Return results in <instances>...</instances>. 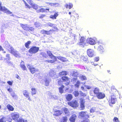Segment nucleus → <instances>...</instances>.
<instances>
[{
    "label": "nucleus",
    "mask_w": 122,
    "mask_h": 122,
    "mask_svg": "<svg viewBox=\"0 0 122 122\" xmlns=\"http://www.w3.org/2000/svg\"><path fill=\"white\" fill-rule=\"evenodd\" d=\"M54 25V24H53L51 23H48V26L50 27L53 26Z\"/></svg>",
    "instance_id": "nucleus-55"
},
{
    "label": "nucleus",
    "mask_w": 122,
    "mask_h": 122,
    "mask_svg": "<svg viewBox=\"0 0 122 122\" xmlns=\"http://www.w3.org/2000/svg\"><path fill=\"white\" fill-rule=\"evenodd\" d=\"M68 74L67 72L65 71H62L59 73V75L60 76H66Z\"/></svg>",
    "instance_id": "nucleus-26"
},
{
    "label": "nucleus",
    "mask_w": 122,
    "mask_h": 122,
    "mask_svg": "<svg viewBox=\"0 0 122 122\" xmlns=\"http://www.w3.org/2000/svg\"><path fill=\"white\" fill-rule=\"evenodd\" d=\"M99 60V58L98 57H96L95 59V60L96 61H97Z\"/></svg>",
    "instance_id": "nucleus-61"
},
{
    "label": "nucleus",
    "mask_w": 122,
    "mask_h": 122,
    "mask_svg": "<svg viewBox=\"0 0 122 122\" xmlns=\"http://www.w3.org/2000/svg\"><path fill=\"white\" fill-rule=\"evenodd\" d=\"M23 0V1L24 2L25 4V5L27 7H29V5H28L27 3L24 0Z\"/></svg>",
    "instance_id": "nucleus-56"
},
{
    "label": "nucleus",
    "mask_w": 122,
    "mask_h": 122,
    "mask_svg": "<svg viewBox=\"0 0 122 122\" xmlns=\"http://www.w3.org/2000/svg\"><path fill=\"white\" fill-rule=\"evenodd\" d=\"M7 90L9 91L10 92L11 91L12 89L11 88H9L7 89Z\"/></svg>",
    "instance_id": "nucleus-62"
},
{
    "label": "nucleus",
    "mask_w": 122,
    "mask_h": 122,
    "mask_svg": "<svg viewBox=\"0 0 122 122\" xmlns=\"http://www.w3.org/2000/svg\"><path fill=\"white\" fill-rule=\"evenodd\" d=\"M118 93V91L115 87L114 86H112L111 87V91L110 92L111 97H116L117 96Z\"/></svg>",
    "instance_id": "nucleus-5"
},
{
    "label": "nucleus",
    "mask_w": 122,
    "mask_h": 122,
    "mask_svg": "<svg viewBox=\"0 0 122 122\" xmlns=\"http://www.w3.org/2000/svg\"><path fill=\"white\" fill-rule=\"evenodd\" d=\"M68 104L73 108H76L78 106V103L76 100L68 102Z\"/></svg>",
    "instance_id": "nucleus-9"
},
{
    "label": "nucleus",
    "mask_w": 122,
    "mask_h": 122,
    "mask_svg": "<svg viewBox=\"0 0 122 122\" xmlns=\"http://www.w3.org/2000/svg\"><path fill=\"white\" fill-rule=\"evenodd\" d=\"M15 77H16V78L17 79H20V77L17 74H16V75Z\"/></svg>",
    "instance_id": "nucleus-57"
},
{
    "label": "nucleus",
    "mask_w": 122,
    "mask_h": 122,
    "mask_svg": "<svg viewBox=\"0 0 122 122\" xmlns=\"http://www.w3.org/2000/svg\"><path fill=\"white\" fill-rule=\"evenodd\" d=\"M18 122H27L26 120H24L22 119H19L18 121Z\"/></svg>",
    "instance_id": "nucleus-49"
},
{
    "label": "nucleus",
    "mask_w": 122,
    "mask_h": 122,
    "mask_svg": "<svg viewBox=\"0 0 122 122\" xmlns=\"http://www.w3.org/2000/svg\"><path fill=\"white\" fill-rule=\"evenodd\" d=\"M0 122H6L5 117H3L0 119Z\"/></svg>",
    "instance_id": "nucleus-42"
},
{
    "label": "nucleus",
    "mask_w": 122,
    "mask_h": 122,
    "mask_svg": "<svg viewBox=\"0 0 122 122\" xmlns=\"http://www.w3.org/2000/svg\"><path fill=\"white\" fill-rule=\"evenodd\" d=\"M113 122H120L118 119L117 117H115L113 120Z\"/></svg>",
    "instance_id": "nucleus-43"
},
{
    "label": "nucleus",
    "mask_w": 122,
    "mask_h": 122,
    "mask_svg": "<svg viewBox=\"0 0 122 122\" xmlns=\"http://www.w3.org/2000/svg\"><path fill=\"white\" fill-rule=\"evenodd\" d=\"M4 50L3 49L2 47L0 45V51H3Z\"/></svg>",
    "instance_id": "nucleus-60"
},
{
    "label": "nucleus",
    "mask_w": 122,
    "mask_h": 122,
    "mask_svg": "<svg viewBox=\"0 0 122 122\" xmlns=\"http://www.w3.org/2000/svg\"><path fill=\"white\" fill-rule=\"evenodd\" d=\"M46 16V15H41L39 17V18L40 19H42L44 17Z\"/></svg>",
    "instance_id": "nucleus-54"
},
{
    "label": "nucleus",
    "mask_w": 122,
    "mask_h": 122,
    "mask_svg": "<svg viewBox=\"0 0 122 122\" xmlns=\"http://www.w3.org/2000/svg\"><path fill=\"white\" fill-rule=\"evenodd\" d=\"M58 15V12H57L55 13L54 15H51L50 16V17L53 19H56V17Z\"/></svg>",
    "instance_id": "nucleus-27"
},
{
    "label": "nucleus",
    "mask_w": 122,
    "mask_h": 122,
    "mask_svg": "<svg viewBox=\"0 0 122 122\" xmlns=\"http://www.w3.org/2000/svg\"><path fill=\"white\" fill-rule=\"evenodd\" d=\"M34 25L36 27H38L40 26V24L39 22H36L35 23Z\"/></svg>",
    "instance_id": "nucleus-48"
},
{
    "label": "nucleus",
    "mask_w": 122,
    "mask_h": 122,
    "mask_svg": "<svg viewBox=\"0 0 122 122\" xmlns=\"http://www.w3.org/2000/svg\"><path fill=\"white\" fill-rule=\"evenodd\" d=\"M100 90L99 88L97 87H96L94 88L93 90L94 94L97 95L99 92Z\"/></svg>",
    "instance_id": "nucleus-25"
},
{
    "label": "nucleus",
    "mask_w": 122,
    "mask_h": 122,
    "mask_svg": "<svg viewBox=\"0 0 122 122\" xmlns=\"http://www.w3.org/2000/svg\"><path fill=\"white\" fill-rule=\"evenodd\" d=\"M10 53L13 55L15 57H20V54L17 51L15 50L13 47H10Z\"/></svg>",
    "instance_id": "nucleus-8"
},
{
    "label": "nucleus",
    "mask_w": 122,
    "mask_h": 122,
    "mask_svg": "<svg viewBox=\"0 0 122 122\" xmlns=\"http://www.w3.org/2000/svg\"><path fill=\"white\" fill-rule=\"evenodd\" d=\"M50 81L49 80L46 79L45 81V85L46 86H48L49 85Z\"/></svg>",
    "instance_id": "nucleus-38"
},
{
    "label": "nucleus",
    "mask_w": 122,
    "mask_h": 122,
    "mask_svg": "<svg viewBox=\"0 0 122 122\" xmlns=\"http://www.w3.org/2000/svg\"><path fill=\"white\" fill-rule=\"evenodd\" d=\"M0 11H3L8 14H10L12 13L6 8H0Z\"/></svg>",
    "instance_id": "nucleus-22"
},
{
    "label": "nucleus",
    "mask_w": 122,
    "mask_h": 122,
    "mask_svg": "<svg viewBox=\"0 0 122 122\" xmlns=\"http://www.w3.org/2000/svg\"><path fill=\"white\" fill-rule=\"evenodd\" d=\"M68 120L67 117L66 116L62 117L61 121V122H67Z\"/></svg>",
    "instance_id": "nucleus-32"
},
{
    "label": "nucleus",
    "mask_w": 122,
    "mask_h": 122,
    "mask_svg": "<svg viewBox=\"0 0 122 122\" xmlns=\"http://www.w3.org/2000/svg\"><path fill=\"white\" fill-rule=\"evenodd\" d=\"M77 117V116L75 114H73L71 115L69 118L70 122H75L76 120Z\"/></svg>",
    "instance_id": "nucleus-14"
},
{
    "label": "nucleus",
    "mask_w": 122,
    "mask_h": 122,
    "mask_svg": "<svg viewBox=\"0 0 122 122\" xmlns=\"http://www.w3.org/2000/svg\"><path fill=\"white\" fill-rule=\"evenodd\" d=\"M6 63L8 64H11V62H10V61H6Z\"/></svg>",
    "instance_id": "nucleus-63"
},
{
    "label": "nucleus",
    "mask_w": 122,
    "mask_h": 122,
    "mask_svg": "<svg viewBox=\"0 0 122 122\" xmlns=\"http://www.w3.org/2000/svg\"><path fill=\"white\" fill-rule=\"evenodd\" d=\"M73 94L75 97L78 96L79 94L78 91H75L73 92Z\"/></svg>",
    "instance_id": "nucleus-37"
},
{
    "label": "nucleus",
    "mask_w": 122,
    "mask_h": 122,
    "mask_svg": "<svg viewBox=\"0 0 122 122\" xmlns=\"http://www.w3.org/2000/svg\"><path fill=\"white\" fill-rule=\"evenodd\" d=\"M98 50L100 52H103L104 49L102 46H100L98 48Z\"/></svg>",
    "instance_id": "nucleus-40"
},
{
    "label": "nucleus",
    "mask_w": 122,
    "mask_h": 122,
    "mask_svg": "<svg viewBox=\"0 0 122 122\" xmlns=\"http://www.w3.org/2000/svg\"><path fill=\"white\" fill-rule=\"evenodd\" d=\"M73 5L72 3H69L68 4H66L65 6L66 8H72L73 7Z\"/></svg>",
    "instance_id": "nucleus-36"
},
{
    "label": "nucleus",
    "mask_w": 122,
    "mask_h": 122,
    "mask_svg": "<svg viewBox=\"0 0 122 122\" xmlns=\"http://www.w3.org/2000/svg\"><path fill=\"white\" fill-rule=\"evenodd\" d=\"M86 39L84 37H81L80 39V41L77 44L80 46L84 47L86 44Z\"/></svg>",
    "instance_id": "nucleus-7"
},
{
    "label": "nucleus",
    "mask_w": 122,
    "mask_h": 122,
    "mask_svg": "<svg viewBox=\"0 0 122 122\" xmlns=\"http://www.w3.org/2000/svg\"><path fill=\"white\" fill-rule=\"evenodd\" d=\"M49 10L48 9L46 8L45 9H44L43 8H41V9L37 11V12L38 13L40 12H46V10H48V11Z\"/></svg>",
    "instance_id": "nucleus-30"
},
{
    "label": "nucleus",
    "mask_w": 122,
    "mask_h": 122,
    "mask_svg": "<svg viewBox=\"0 0 122 122\" xmlns=\"http://www.w3.org/2000/svg\"><path fill=\"white\" fill-rule=\"evenodd\" d=\"M31 95H35L36 93V90L35 88H31Z\"/></svg>",
    "instance_id": "nucleus-35"
},
{
    "label": "nucleus",
    "mask_w": 122,
    "mask_h": 122,
    "mask_svg": "<svg viewBox=\"0 0 122 122\" xmlns=\"http://www.w3.org/2000/svg\"><path fill=\"white\" fill-rule=\"evenodd\" d=\"M20 66L24 71L25 70H26V67L24 64V62L23 61H22L21 62L20 65Z\"/></svg>",
    "instance_id": "nucleus-31"
},
{
    "label": "nucleus",
    "mask_w": 122,
    "mask_h": 122,
    "mask_svg": "<svg viewBox=\"0 0 122 122\" xmlns=\"http://www.w3.org/2000/svg\"><path fill=\"white\" fill-rule=\"evenodd\" d=\"M28 2L31 7L33 8H36L37 7V5L33 3L32 0H26Z\"/></svg>",
    "instance_id": "nucleus-19"
},
{
    "label": "nucleus",
    "mask_w": 122,
    "mask_h": 122,
    "mask_svg": "<svg viewBox=\"0 0 122 122\" xmlns=\"http://www.w3.org/2000/svg\"><path fill=\"white\" fill-rule=\"evenodd\" d=\"M111 97V99L108 101L109 104L111 106L115 103V98L114 97Z\"/></svg>",
    "instance_id": "nucleus-18"
},
{
    "label": "nucleus",
    "mask_w": 122,
    "mask_h": 122,
    "mask_svg": "<svg viewBox=\"0 0 122 122\" xmlns=\"http://www.w3.org/2000/svg\"><path fill=\"white\" fill-rule=\"evenodd\" d=\"M39 48L36 46H32L29 50V52L30 54H35L37 53L39 51Z\"/></svg>",
    "instance_id": "nucleus-6"
},
{
    "label": "nucleus",
    "mask_w": 122,
    "mask_h": 122,
    "mask_svg": "<svg viewBox=\"0 0 122 122\" xmlns=\"http://www.w3.org/2000/svg\"><path fill=\"white\" fill-rule=\"evenodd\" d=\"M58 59L63 62H65L66 61V58L65 57L59 56L58 58Z\"/></svg>",
    "instance_id": "nucleus-34"
},
{
    "label": "nucleus",
    "mask_w": 122,
    "mask_h": 122,
    "mask_svg": "<svg viewBox=\"0 0 122 122\" xmlns=\"http://www.w3.org/2000/svg\"><path fill=\"white\" fill-rule=\"evenodd\" d=\"M49 5L51 6H53L54 7V5H57L58 4H54V3H50L49 4Z\"/></svg>",
    "instance_id": "nucleus-51"
},
{
    "label": "nucleus",
    "mask_w": 122,
    "mask_h": 122,
    "mask_svg": "<svg viewBox=\"0 0 122 122\" xmlns=\"http://www.w3.org/2000/svg\"><path fill=\"white\" fill-rule=\"evenodd\" d=\"M80 94L81 96L83 97H85L86 96V94L85 93H83L82 92H80Z\"/></svg>",
    "instance_id": "nucleus-47"
},
{
    "label": "nucleus",
    "mask_w": 122,
    "mask_h": 122,
    "mask_svg": "<svg viewBox=\"0 0 122 122\" xmlns=\"http://www.w3.org/2000/svg\"><path fill=\"white\" fill-rule=\"evenodd\" d=\"M7 109L9 111H13L14 110V107L10 104H8L6 106Z\"/></svg>",
    "instance_id": "nucleus-24"
},
{
    "label": "nucleus",
    "mask_w": 122,
    "mask_h": 122,
    "mask_svg": "<svg viewBox=\"0 0 122 122\" xmlns=\"http://www.w3.org/2000/svg\"><path fill=\"white\" fill-rule=\"evenodd\" d=\"M73 15L74 17V19L75 20H78V19L79 15L77 14L76 13H74Z\"/></svg>",
    "instance_id": "nucleus-39"
},
{
    "label": "nucleus",
    "mask_w": 122,
    "mask_h": 122,
    "mask_svg": "<svg viewBox=\"0 0 122 122\" xmlns=\"http://www.w3.org/2000/svg\"><path fill=\"white\" fill-rule=\"evenodd\" d=\"M6 58H8V60H10V54H6Z\"/></svg>",
    "instance_id": "nucleus-53"
},
{
    "label": "nucleus",
    "mask_w": 122,
    "mask_h": 122,
    "mask_svg": "<svg viewBox=\"0 0 122 122\" xmlns=\"http://www.w3.org/2000/svg\"><path fill=\"white\" fill-rule=\"evenodd\" d=\"M20 25L24 30L27 31L28 30V27L27 26V25H24L22 24H20Z\"/></svg>",
    "instance_id": "nucleus-29"
},
{
    "label": "nucleus",
    "mask_w": 122,
    "mask_h": 122,
    "mask_svg": "<svg viewBox=\"0 0 122 122\" xmlns=\"http://www.w3.org/2000/svg\"><path fill=\"white\" fill-rule=\"evenodd\" d=\"M65 97L67 101H70L72 99L73 97L72 94H69L65 95Z\"/></svg>",
    "instance_id": "nucleus-21"
},
{
    "label": "nucleus",
    "mask_w": 122,
    "mask_h": 122,
    "mask_svg": "<svg viewBox=\"0 0 122 122\" xmlns=\"http://www.w3.org/2000/svg\"><path fill=\"white\" fill-rule=\"evenodd\" d=\"M85 99L82 98H81L80 99V107L81 108V110H83L85 108Z\"/></svg>",
    "instance_id": "nucleus-10"
},
{
    "label": "nucleus",
    "mask_w": 122,
    "mask_h": 122,
    "mask_svg": "<svg viewBox=\"0 0 122 122\" xmlns=\"http://www.w3.org/2000/svg\"><path fill=\"white\" fill-rule=\"evenodd\" d=\"M54 72L53 71H50L49 73V76H52L54 75Z\"/></svg>",
    "instance_id": "nucleus-50"
},
{
    "label": "nucleus",
    "mask_w": 122,
    "mask_h": 122,
    "mask_svg": "<svg viewBox=\"0 0 122 122\" xmlns=\"http://www.w3.org/2000/svg\"><path fill=\"white\" fill-rule=\"evenodd\" d=\"M27 66L31 74H33L35 73L38 72L37 73H35L34 74V76H37L40 75V73L38 69H36L34 67L29 64L27 65Z\"/></svg>",
    "instance_id": "nucleus-3"
},
{
    "label": "nucleus",
    "mask_w": 122,
    "mask_h": 122,
    "mask_svg": "<svg viewBox=\"0 0 122 122\" xmlns=\"http://www.w3.org/2000/svg\"><path fill=\"white\" fill-rule=\"evenodd\" d=\"M57 82L59 85L64 83L66 86H68L69 85L70 83V78L66 76H62L61 79H58Z\"/></svg>",
    "instance_id": "nucleus-2"
},
{
    "label": "nucleus",
    "mask_w": 122,
    "mask_h": 122,
    "mask_svg": "<svg viewBox=\"0 0 122 122\" xmlns=\"http://www.w3.org/2000/svg\"><path fill=\"white\" fill-rule=\"evenodd\" d=\"M87 54L90 57H92L94 55L93 51L91 49H88L87 51Z\"/></svg>",
    "instance_id": "nucleus-17"
},
{
    "label": "nucleus",
    "mask_w": 122,
    "mask_h": 122,
    "mask_svg": "<svg viewBox=\"0 0 122 122\" xmlns=\"http://www.w3.org/2000/svg\"><path fill=\"white\" fill-rule=\"evenodd\" d=\"M87 42L90 45H93L96 44L95 40L93 38H90L87 39Z\"/></svg>",
    "instance_id": "nucleus-11"
},
{
    "label": "nucleus",
    "mask_w": 122,
    "mask_h": 122,
    "mask_svg": "<svg viewBox=\"0 0 122 122\" xmlns=\"http://www.w3.org/2000/svg\"><path fill=\"white\" fill-rule=\"evenodd\" d=\"M80 84V82L79 81H77L74 86L78 88Z\"/></svg>",
    "instance_id": "nucleus-41"
},
{
    "label": "nucleus",
    "mask_w": 122,
    "mask_h": 122,
    "mask_svg": "<svg viewBox=\"0 0 122 122\" xmlns=\"http://www.w3.org/2000/svg\"><path fill=\"white\" fill-rule=\"evenodd\" d=\"M96 96L98 99H101L104 98L105 97V95L104 93L100 92L96 95Z\"/></svg>",
    "instance_id": "nucleus-15"
},
{
    "label": "nucleus",
    "mask_w": 122,
    "mask_h": 122,
    "mask_svg": "<svg viewBox=\"0 0 122 122\" xmlns=\"http://www.w3.org/2000/svg\"><path fill=\"white\" fill-rule=\"evenodd\" d=\"M46 52L47 55L50 57V58H53V60H46L45 61V62L50 63H53L56 61L57 59L56 56H54L50 51H47Z\"/></svg>",
    "instance_id": "nucleus-4"
},
{
    "label": "nucleus",
    "mask_w": 122,
    "mask_h": 122,
    "mask_svg": "<svg viewBox=\"0 0 122 122\" xmlns=\"http://www.w3.org/2000/svg\"><path fill=\"white\" fill-rule=\"evenodd\" d=\"M86 88L88 89H90L91 88V87L90 86H86Z\"/></svg>",
    "instance_id": "nucleus-59"
},
{
    "label": "nucleus",
    "mask_w": 122,
    "mask_h": 122,
    "mask_svg": "<svg viewBox=\"0 0 122 122\" xmlns=\"http://www.w3.org/2000/svg\"><path fill=\"white\" fill-rule=\"evenodd\" d=\"M62 109L65 114L68 115L70 113L69 110L66 107H64L62 108Z\"/></svg>",
    "instance_id": "nucleus-23"
},
{
    "label": "nucleus",
    "mask_w": 122,
    "mask_h": 122,
    "mask_svg": "<svg viewBox=\"0 0 122 122\" xmlns=\"http://www.w3.org/2000/svg\"><path fill=\"white\" fill-rule=\"evenodd\" d=\"M11 117L13 120H16L19 117V115L15 113H12L11 114Z\"/></svg>",
    "instance_id": "nucleus-20"
},
{
    "label": "nucleus",
    "mask_w": 122,
    "mask_h": 122,
    "mask_svg": "<svg viewBox=\"0 0 122 122\" xmlns=\"http://www.w3.org/2000/svg\"><path fill=\"white\" fill-rule=\"evenodd\" d=\"M12 120V119H11L9 118L8 119V121L10 122H11V121Z\"/></svg>",
    "instance_id": "nucleus-64"
},
{
    "label": "nucleus",
    "mask_w": 122,
    "mask_h": 122,
    "mask_svg": "<svg viewBox=\"0 0 122 122\" xmlns=\"http://www.w3.org/2000/svg\"><path fill=\"white\" fill-rule=\"evenodd\" d=\"M13 82V81H9L7 82V83L10 86H11L12 85Z\"/></svg>",
    "instance_id": "nucleus-52"
},
{
    "label": "nucleus",
    "mask_w": 122,
    "mask_h": 122,
    "mask_svg": "<svg viewBox=\"0 0 122 122\" xmlns=\"http://www.w3.org/2000/svg\"><path fill=\"white\" fill-rule=\"evenodd\" d=\"M89 116L86 111H81L79 113L78 117L80 119H85L81 122H89L90 120L88 119L89 118Z\"/></svg>",
    "instance_id": "nucleus-1"
},
{
    "label": "nucleus",
    "mask_w": 122,
    "mask_h": 122,
    "mask_svg": "<svg viewBox=\"0 0 122 122\" xmlns=\"http://www.w3.org/2000/svg\"><path fill=\"white\" fill-rule=\"evenodd\" d=\"M61 85L60 87H59V92L61 94H62L63 92V88H64V86L62 84H61Z\"/></svg>",
    "instance_id": "nucleus-28"
},
{
    "label": "nucleus",
    "mask_w": 122,
    "mask_h": 122,
    "mask_svg": "<svg viewBox=\"0 0 122 122\" xmlns=\"http://www.w3.org/2000/svg\"><path fill=\"white\" fill-rule=\"evenodd\" d=\"M62 113V111L61 110H56L54 111L53 115L55 116H57L61 115Z\"/></svg>",
    "instance_id": "nucleus-16"
},
{
    "label": "nucleus",
    "mask_w": 122,
    "mask_h": 122,
    "mask_svg": "<svg viewBox=\"0 0 122 122\" xmlns=\"http://www.w3.org/2000/svg\"><path fill=\"white\" fill-rule=\"evenodd\" d=\"M55 31L53 30H50L49 31L43 30L41 31L42 33L43 34H46L47 35H50Z\"/></svg>",
    "instance_id": "nucleus-12"
},
{
    "label": "nucleus",
    "mask_w": 122,
    "mask_h": 122,
    "mask_svg": "<svg viewBox=\"0 0 122 122\" xmlns=\"http://www.w3.org/2000/svg\"><path fill=\"white\" fill-rule=\"evenodd\" d=\"M54 4H58V5H54V7H58L59 6L60 4H59V3H54Z\"/></svg>",
    "instance_id": "nucleus-58"
},
{
    "label": "nucleus",
    "mask_w": 122,
    "mask_h": 122,
    "mask_svg": "<svg viewBox=\"0 0 122 122\" xmlns=\"http://www.w3.org/2000/svg\"><path fill=\"white\" fill-rule=\"evenodd\" d=\"M28 31H34V28L33 27H28Z\"/></svg>",
    "instance_id": "nucleus-46"
},
{
    "label": "nucleus",
    "mask_w": 122,
    "mask_h": 122,
    "mask_svg": "<svg viewBox=\"0 0 122 122\" xmlns=\"http://www.w3.org/2000/svg\"><path fill=\"white\" fill-rule=\"evenodd\" d=\"M80 78L81 79L82 81L86 80V77L83 75H82L81 76H80Z\"/></svg>",
    "instance_id": "nucleus-44"
},
{
    "label": "nucleus",
    "mask_w": 122,
    "mask_h": 122,
    "mask_svg": "<svg viewBox=\"0 0 122 122\" xmlns=\"http://www.w3.org/2000/svg\"><path fill=\"white\" fill-rule=\"evenodd\" d=\"M31 43V42L30 41H28L26 42L25 44V47L28 49L29 48V46L30 44Z\"/></svg>",
    "instance_id": "nucleus-33"
},
{
    "label": "nucleus",
    "mask_w": 122,
    "mask_h": 122,
    "mask_svg": "<svg viewBox=\"0 0 122 122\" xmlns=\"http://www.w3.org/2000/svg\"><path fill=\"white\" fill-rule=\"evenodd\" d=\"M23 94L24 96L26 98H28V100L31 101V99L29 96V93L28 91L25 90H24L23 92Z\"/></svg>",
    "instance_id": "nucleus-13"
},
{
    "label": "nucleus",
    "mask_w": 122,
    "mask_h": 122,
    "mask_svg": "<svg viewBox=\"0 0 122 122\" xmlns=\"http://www.w3.org/2000/svg\"><path fill=\"white\" fill-rule=\"evenodd\" d=\"M82 59L84 61H87L88 60V58L86 56H82Z\"/></svg>",
    "instance_id": "nucleus-45"
}]
</instances>
